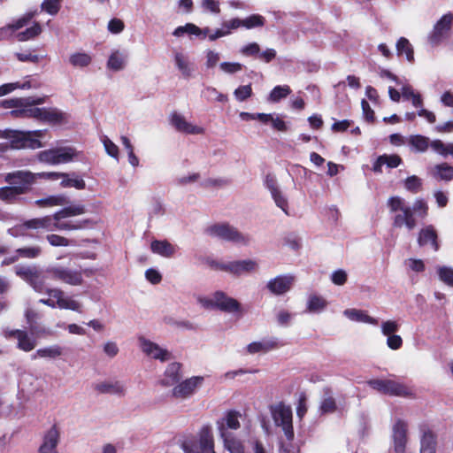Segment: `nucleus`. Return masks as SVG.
<instances>
[{
  "label": "nucleus",
  "mask_w": 453,
  "mask_h": 453,
  "mask_svg": "<svg viewBox=\"0 0 453 453\" xmlns=\"http://www.w3.org/2000/svg\"><path fill=\"white\" fill-rule=\"evenodd\" d=\"M388 206L391 212L395 213L393 226L395 227L405 226L409 231L413 230L417 226L416 218L426 219L428 215V203L423 198H417L410 206L406 201L400 196H391L388 200Z\"/></svg>",
  "instance_id": "1"
},
{
  "label": "nucleus",
  "mask_w": 453,
  "mask_h": 453,
  "mask_svg": "<svg viewBox=\"0 0 453 453\" xmlns=\"http://www.w3.org/2000/svg\"><path fill=\"white\" fill-rule=\"evenodd\" d=\"M270 412L276 426L280 427L288 443L280 441V449L283 453H296L290 442L294 439V429L292 424V409L290 406L279 403L271 405Z\"/></svg>",
  "instance_id": "2"
},
{
  "label": "nucleus",
  "mask_w": 453,
  "mask_h": 453,
  "mask_svg": "<svg viewBox=\"0 0 453 453\" xmlns=\"http://www.w3.org/2000/svg\"><path fill=\"white\" fill-rule=\"evenodd\" d=\"M36 178V173L27 171H17L9 174L7 180L13 186L1 188L0 199L6 202L12 201L17 196L25 193L27 186L34 183Z\"/></svg>",
  "instance_id": "3"
},
{
  "label": "nucleus",
  "mask_w": 453,
  "mask_h": 453,
  "mask_svg": "<svg viewBox=\"0 0 453 453\" xmlns=\"http://www.w3.org/2000/svg\"><path fill=\"white\" fill-rule=\"evenodd\" d=\"M200 303L205 308L216 309L240 317L243 315V309L240 302L220 290L214 292L208 298L201 299Z\"/></svg>",
  "instance_id": "4"
},
{
  "label": "nucleus",
  "mask_w": 453,
  "mask_h": 453,
  "mask_svg": "<svg viewBox=\"0 0 453 453\" xmlns=\"http://www.w3.org/2000/svg\"><path fill=\"white\" fill-rule=\"evenodd\" d=\"M46 130L18 131L7 130L4 137L10 139L14 149H39L42 147L41 139L44 137ZM0 137H3L0 131Z\"/></svg>",
  "instance_id": "5"
},
{
  "label": "nucleus",
  "mask_w": 453,
  "mask_h": 453,
  "mask_svg": "<svg viewBox=\"0 0 453 453\" xmlns=\"http://www.w3.org/2000/svg\"><path fill=\"white\" fill-rule=\"evenodd\" d=\"M207 235L240 245H248L250 238L228 223H217L205 229Z\"/></svg>",
  "instance_id": "6"
},
{
  "label": "nucleus",
  "mask_w": 453,
  "mask_h": 453,
  "mask_svg": "<svg viewBox=\"0 0 453 453\" xmlns=\"http://www.w3.org/2000/svg\"><path fill=\"white\" fill-rule=\"evenodd\" d=\"M453 27V12H449L442 15L434 24L433 30L428 35V42L432 46H437L449 38Z\"/></svg>",
  "instance_id": "7"
},
{
  "label": "nucleus",
  "mask_w": 453,
  "mask_h": 453,
  "mask_svg": "<svg viewBox=\"0 0 453 453\" xmlns=\"http://www.w3.org/2000/svg\"><path fill=\"white\" fill-rule=\"evenodd\" d=\"M369 386L380 393L394 396H409L411 389L403 383L392 380H372Z\"/></svg>",
  "instance_id": "8"
},
{
  "label": "nucleus",
  "mask_w": 453,
  "mask_h": 453,
  "mask_svg": "<svg viewBox=\"0 0 453 453\" xmlns=\"http://www.w3.org/2000/svg\"><path fill=\"white\" fill-rule=\"evenodd\" d=\"M77 156L76 150L72 147H61L46 150L39 153L41 162L58 165L72 161Z\"/></svg>",
  "instance_id": "9"
},
{
  "label": "nucleus",
  "mask_w": 453,
  "mask_h": 453,
  "mask_svg": "<svg viewBox=\"0 0 453 453\" xmlns=\"http://www.w3.org/2000/svg\"><path fill=\"white\" fill-rule=\"evenodd\" d=\"M139 346L142 351L150 358L158 360L161 363L167 362L173 358L172 352L157 343L144 338L139 337Z\"/></svg>",
  "instance_id": "10"
},
{
  "label": "nucleus",
  "mask_w": 453,
  "mask_h": 453,
  "mask_svg": "<svg viewBox=\"0 0 453 453\" xmlns=\"http://www.w3.org/2000/svg\"><path fill=\"white\" fill-rule=\"evenodd\" d=\"M173 58L175 68L183 79L190 80L196 76V64L190 59L188 53L174 50Z\"/></svg>",
  "instance_id": "11"
},
{
  "label": "nucleus",
  "mask_w": 453,
  "mask_h": 453,
  "mask_svg": "<svg viewBox=\"0 0 453 453\" xmlns=\"http://www.w3.org/2000/svg\"><path fill=\"white\" fill-rule=\"evenodd\" d=\"M204 378L202 376H193L181 382H179L173 388V395L179 399H187L192 396L197 389L203 385Z\"/></svg>",
  "instance_id": "12"
},
{
  "label": "nucleus",
  "mask_w": 453,
  "mask_h": 453,
  "mask_svg": "<svg viewBox=\"0 0 453 453\" xmlns=\"http://www.w3.org/2000/svg\"><path fill=\"white\" fill-rule=\"evenodd\" d=\"M47 273L52 279L73 286L81 285L83 280L80 271L61 266L50 267L47 270Z\"/></svg>",
  "instance_id": "13"
},
{
  "label": "nucleus",
  "mask_w": 453,
  "mask_h": 453,
  "mask_svg": "<svg viewBox=\"0 0 453 453\" xmlns=\"http://www.w3.org/2000/svg\"><path fill=\"white\" fill-rule=\"evenodd\" d=\"M39 178H44L48 180H58L62 179L60 185L62 188H75L77 189H84L86 188L85 181L78 177L75 173H59L55 172L49 173H36Z\"/></svg>",
  "instance_id": "14"
},
{
  "label": "nucleus",
  "mask_w": 453,
  "mask_h": 453,
  "mask_svg": "<svg viewBox=\"0 0 453 453\" xmlns=\"http://www.w3.org/2000/svg\"><path fill=\"white\" fill-rule=\"evenodd\" d=\"M59 442L60 430L56 425H53L44 432L38 453H59L58 449Z\"/></svg>",
  "instance_id": "15"
},
{
  "label": "nucleus",
  "mask_w": 453,
  "mask_h": 453,
  "mask_svg": "<svg viewBox=\"0 0 453 453\" xmlns=\"http://www.w3.org/2000/svg\"><path fill=\"white\" fill-rule=\"evenodd\" d=\"M294 283V275L281 274L269 280L266 283V288L274 296H282L291 290Z\"/></svg>",
  "instance_id": "16"
},
{
  "label": "nucleus",
  "mask_w": 453,
  "mask_h": 453,
  "mask_svg": "<svg viewBox=\"0 0 453 453\" xmlns=\"http://www.w3.org/2000/svg\"><path fill=\"white\" fill-rule=\"evenodd\" d=\"M170 123L178 132L185 134H203L205 132L203 127L188 122L183 115L178 112L171 114Z\"/></svg>",
  "instance_id": "17"
},
{
  "label": "nucleus",
  "mask_w": 453,
  "mask_h": 453,
  "mask_svg": "<svg viewBox=\"0 0 453 453\" xmlns=\"http://www.w3.org/2000/svg\"><path fill=\"white\" fill-rule=\"evenodd\" d=\"M36 14L37 11L28 12L12 23L0 27V41L12 38L19 29L27 26Z\"/></svg>",
  "instance_id": "18"
},
{
  "label": "nucleus",
  "mask_w": 453,
  "mask_h": 453,
  "mask_svg": "<svg viewBox=\"0 0 453 453\" xmlns=\"http://www.w3.org/2000/svg\"><path fill=\"white\" fill-rule=\"evenodd\" d=\"M419 453H436L437 436L427 425L419 426Z\"/></svg>",
  "instance_id": "19"
},
{
  "label": "nucleus",
  "mask_w": 453,
  "mask_h": 453,
  "mask_svg": "<svg viewBox=\"0 0 453 453\" xmlns=\"http://www.w3.org/2000/svg\"><path fill=\"white\" fill-rule=\"evenodd\" d=\"M4 334L6 338H15L18 341V348L26 352L31 351L36 345L35 338L23 330H5Z\"/></svg>",
  "instance_id": "20"
},
{
  "label": "nucleus",
  "mask_w": 453,
  "mask_h": 453,
  "mask_svg": "<svg viewBox=\"0 0 453 453\" xmlns=\"http://www.w3.org/2000/svg\"><path fill=\"white\" fill-rule=\"evenodd\" d=\"M95 389L101 394H111L123 396L127 392V385L121 380H109L96 383L95 385Z\"/></svg>",
  "instance_id": "21"
},
{
  "label": "nucleus",
  "mask_w": 453,
  "mask_h": 453,
  "mask_svg": "<svg viewBox=\"0 0 453 453\" xmlns=\"http://www.w3.org/2000/svg\"><path fill=\"white\" fill-rule=\"evenodd\" d=\"M257 267L258 265L257 261L253 259H244L229 262L227 269L229 273L235 276H242L256 271Z\"/></svg>",
  "instance_id": "22"
},
{
  "label": "nucleus",
  "mask_w": 453,
  "mask_h": 453,
  "mask_svg": "<svg viewBox=\"0 0 453 453\" xmlns=\"http://www.w3.org/2000/svg\"><path fill=\"white\" fill-rule=\"evenodd\" d=\"M220 438L223 441L225 449L229 453H248L245 450L243 442L232 433L224 431L222 426L220 427Z\"/></svg>",
  "instance_id": "23"
},
{
  "label": "nucleus",
  "mask_w": 453,
  "mask_h": 453,
  "mask_svg": "<svg viewBox=\"0 0 453 453\" xmlns=\"http://www.w3.org/2000/svg\"><path fill=\"white\" fill-rule=\"evenodd\" d=\"M181 365L178 362L170 363L160 380V384L164 387L177 385L181 379Z\"/></svg>",
  "instance_id": "24"
},
{
  "label": "nucleus",
  "mask_w": 453,
  "mask_h": 453,
  "mask_svg": "<svg viewBox=\"0 0 453 453\" xmlns=\"http://www.w3.org/2000/svg\"><path fill=\"white\" fill-rule=\"evenodd\" d=\"M196 445L200 453H215L213 435L209 426H204L200 430Z\"/></svg>",
  "instance_id": "25"
},
{
  "label": "nucleus",
  "mask_w": 453,
  "mask_h": 453,
  "mask_svg": "<svg viewBox=\"0 0 453 453\" xmlns=\"http://www.w3.org/2000/svg\"><path fill=\"white\" fill-rule=\"evenodd\" d=\"M127 58L128 54L126 50H113L109 56L106 66L113 72L121 71L126 67Z\"/></svg>",
  "instance_id": "26"
},
{
  "label": "nucleus",
  "mask_w": 453,
  "mask_h": 453,
  "mask_svg": "<svg viewBox=\"0 0 453 453\" xmlns=\"http://www.w3.org/2000/svg\"><path fill=\"white\" fill-rule=\"evenodd\" d=\"M58 220V219H57L55 212L53 216H46L27 220V225L32 229H43L48 232H54L57 230Z\"/></svg>",
  "instance_id": "27"
},
{
  "label": "nucleus",
  "mask_w": 453,
  "mask_h": 453,
  "mask_svg": "<svg viewBox=\"0 0 453 453\" xmlns=\"http://www.w3.org/2000/svg\"><path fill=\"white\" fill-rule=\"evenodd\" d=\"M418 243L421 247L430 244L435 251L439 250L437 233L434 226H426L419 231Z\"/></svg>",
  "instance_id": "28"
},
{
  "label": "nucleus",
  "mask_w": 453,
  "mask_h": 453,
  "mask_svg": "<svg viewBox=\"0 0 453 453\" xmlns=\"http://www.w3.org/2000/svg\"><path fill=\"white\" fill-rule=\"evenodd\" d=\"M241 413L235 411H229L226 413L225 417L219 419L216 423L217 429L219 434H220V427L224 429V431H227V429L237 430L240 427V418Z\"/></svg>",
  "instance_id": "29"
},
{
  "label": "nucleus",
  "mask_w": 453,
  "mask_h": 453,
  "mask_svg": "<svg viewBox=\"0 0 453 453\" xmlns=\"http://www.w3.org/2000/svg\"><path fill=\"white\" fill-rule=\"evenodd\" d=\"M150 250L154 254L168 258L175 254L177 247L167 240H154L150 243Z\"/></svg>",
  "instance_id": "30"
},
{
  "label": "nucleus",
  "mask_w": 453,
  "mask_h": 453,
  "mask_svg": "<svg viewBox=\"0 0 453 453\" xmlns=\"http://www.w3.org/2000/svg\"><path fill=\"white\" fill-rule=\"evenodd\" d=\"M278 346L276 338H265L261 341L253 342L247 346L250 354L266 353Z\"/></svg>",
  "instance_id": "31"
},
{
  "label": "nucleus",
  "mask_w": 453,
  "mask_h": 453,
  "mask_svg": "<svg viewBox=\"0 0 453 453\" xmlns=\"http://www.w3.org/2000/svg\"><path fill=\"white\" fill-rule=\"evenodd\" d=\"M402 163V159L398 155H381L373 163L372 170L375 173H382V166L387 165L388 168H395Z\"/></svg>",
  "instance_id": "32"
},
{
  "label": "nucleus",
  "mask_w": 453,
  "mask_h": 453,
  "mask_svg": "<svg viewBox=\"0 0 453 453\" xmlns=\"http://www.w3.org/2000/svg\"><path fill=\"white\" fill-rule=\"evenodd\" d=\"M343 315L355 322H362L373 326H377L379 324V320L377 319L369 316L365 311L362 310L346 309L343 311Z\"/></svg>",
  "instance_id": "33"
},
{
  "label": "nucleus",
  "mask_w": 453,
  "mask_h": 453,
  "mask_svg": "<svg viewBox=\"0 0 453 453\" xmlns=\"http://www.w3.org/2000/svg\"><path fill=\"white\" fill-rule=\"evenodd\" d=\"M68 63L74 68H86L92 63V56L84 51H76L70 54Z\"/></svg>",
  "instance_id": "34"
},
{
  "label": "nucleus",
  "mask_w": 453,
  "mask_h": 453,
  "mask_svg": "<svg viewBox=\"0 0 453 453\" xmlns=\"http://www.w3.org/2000/svg\"><path fill=\"white\" fill-rule=\"evenodd\" d=\"M43 103V97H27L4 100L2 102V105L6 109H11L23 108L25 104H42Z\"/></svg>",
  "instance_id": "35"
},
{
  "label": "nucleus",
  "mask_w": 453,
  "mask_h": 453,
  "mask_svg": "<svg viewBox=\"0 0 453 453\" xmlns=\"http://www.w3.org/2000/svg\"><path fill=\"white\" fill-rule=\"evenodd\" d=\"M35 104H25L19 111H12V113L16 116L34 118L38 120H43L45 108L34 107Z\"/></svg>",
  "instance_id": "36"
},
{
  "label": "nucleus",
  "mask_w": 453,
  "mask_h": 453,
  "mask_svg": "<svg viewBox=\"0 0 453 453\" xmlns=\"http://www.w3.org/2000/svg\"><path fill=\"white\" fill-rule=\"evenodd\" d=\"M431 142L429 138L423 136L421 134H414L411 135L408 138V144L411 149L415 152H425L427 150L429 147H431Z\"/></svg>",
  "instance_id": "37"
},
{
  "label": "nucleus",
  "mask_w": 453,
  "mask_h": 453,
  "mask_svg": "<svg viewBox=\"0 0 453 453\" xmlns=\"http://www.w3.org/2000/svg\"><path fill=\"white\" fill-rule=\"evenodd\" d=\"M327 307L326 300L318 295H311L307 300V311L310 313H321Z\"/></svg>",
  "instance_id": "38"
},
{
  "label": "nucleus",
  "mask_w": 453,
  "mask_h": 453,
  "mask_svg": "<svg viewBox=\"0 0 453 453\" xmlns=\"http://www.w3.org/2000/svg\"><path fill=\"white\" fill-rule=\"evenodd\" d=\"M68 198L64 195L50 196L48 197L38 199L35 203L39 207H53L65 205L68 203Z\"/></svg>",
  "instance_id": "39"
},
{
  "label": "nucleus",
  "mask_w": 453,
  "mask_h": 453,
  "mask_svg": "<svg viewBox=\"0 0 453 453\" xmlns=\"http://www.w3.org/2000/svg\"><path fill=\"white\" fill-rule=\"evenodd\" d=\"M397 54L405 55V58L408 62L412 63L414 61V50L413 47L405 37H401L396 42Z\"/></svg>",
  "instance_id": "40"
},
{
  "label": "nucleus",
  "mask_w": 453,
  "mask_h": 453,
  "mask_svg": "<svg viewBox=\"0 0 453 453\" xmlns=\"http://www.w3.org/2000/svg\"><path fill=\"white\" fill-rule=\"evenodd\" d=\"M86 209L83 204H72L56 212L57 219H62L68 217L78 216L85 213Z\"/></svg>",
  "instance_id": "41"
},
{
  "label": "nucleus",
  "mask_w": 453,
  "mask_h": 453,
  "mask_svg": "<svg viewBox=\"0 0 453 453\" xmlns=\"http://www.w3.org/2000/svg\"><path fill=\"white\" fill-rule=\"evenodd\" d=\"M185 34L189 36H196L201 39L202 28L193 23H187L184 26H180L174 29L173 35L176 37L183 36Z\"/></svg>",
  "instance_id": "42"
},
{
  "label": "nucleus",
  "mask_w": 453,
  "mask_h": 453,
  "mask_svg": "<svg viewBox=\"0 0 453 453\" xmlns=\"http://www.w3.org/2000/svg\"><path fill=\"white\" fill-rule=\"evenodd\" d=\"M433 174L434 178L440 180L449 181L453 179V167L446 163L436 165Z\"/></svg>",
  "instance_id": "43"
},
{
  "label": "nucleus",
  "mask_w": 453,
  "mask_h": 453,
  "mask_svg": "<svg viewBox=\"0 0 453 453\" xmlns=\"http://www.w3.org/2000/svg\"><path fill=\"white\" fill-rule=\"evenodd\" d=\"M66 119V114L56 108H45L43 115L44 122L50 124H59Z\"/></svg>",
  "instance_id": "44"
},
{
  "label": "nucleus",
  "mask_w": 453,
  "mask_h": 453,
  "mask_svg": "<svg viewBox=\"0 0 453 453\" xmlns=\"http://www.w3.org/2000/svg\"><path fill=\"white\" fill-rule=\"evenodd\" d=\"M63 354V348L59 345H51L49 347L42 348L36 350V353L33 357L34 358L39 357H49L57 358Z\"/></svg>",
  "instance_id": "45"
},
{
  "label": "nucleus",
  "mask_w": 453,
  "mask_h": 453,
  "mask_svg": "<svg viewBox=\"0 0 453 453\" xmlns=\"http://www.w3.org/2000/svg\"><path fill=\"white\" fill-rule=\"evenodd\" d=\"M46 276L39 269L35 271V273L27 282L28 283L35 291L38 293H43L46 290L45 288Z\"/></svg>",
  "instance_id": "46"
},
{
  "label": "nucleus",
  "mask_w": 453,
  "mask_h": 453,
  "mask_svg": "<svg viewBox=\"0 0 453 453\" xmlns=\"http://www.w3.org/2000/svg\"><path fill=\"white\" fill-rule=\"evenodd\" d=\"M291 93V88L288 85L276 86L270 92L268 101L271 103H278L281 99L286 98Z\"/></svg>",
  "instance_id": "47"
},
{
  "label": "nucleus",
  "mask_w": 453,
  "mask_h": 453,
  "mask_svg": "<svg viewBox=\"0 0 453 453\" xmlns=\"http://www.w3.org/2000/svg\"><path fill=\"white\" fill-rule=\"evenodd\" d=\"M32 88L30 81L5 83L0 86V96H5L17 88L29 89Z\"/></svg>",
  "instance_id": "48"
},
{
  "label": "nucleus",
  "mask_w": 453,
  "mask_h": 453,
  "mask_svg": "<svg viewBox=\"0 0 453 453\" xmlns=\"http://www.w3.org/2000/svg\"><path fill=\"white\" fill-rule=\"evenodd\" d=\"M436 272L439 280L449 287L453 288V267L448 265H438Z\"/></svg>",
  "instance_id": "49"
},
{
  "label": "nucleus",
  "mask_w": 453,
  "mask_h": 453,
  "mask_svg": "<svg viewBox=\"0 0 453 453\" xmlns=\"http://www.w3.org/2000/svg\"><path fill=\"white\" fill-rule=\"evenodd\" d=\"M42 33V27L38 22H35L34 26L27 28L25 31L16 34V37L19 42H25L34 39Z\"/></svg>",
  "instance_id": "50"
},
{
  "label": "nucleus",
  "mask_w": 453,
  "mask_h": 453,
  "mask_svg": "<svg viewBox=\"0 0 453 453\" xmlns=\"http://www.w3.org/2000/svg\"><path fill=\"white\" fill-rule=\"evenodd\" d=\"M90 223L89 219L78 220V221H67L62 222L61 220H58L57 230H79L87 227V226Z\"/></svg>",
  "instance_id": "51"
},
{
  "label": "nucleus",
  "mask_w": 453,
  "mask_h": 453,
  "mask_svg": "<svg viewBox=\"0 0 453 453\" xmlns=\"http://www.w3.org/2000/svg\"><path fill=\"white\" fill-rule=\"evenodd\" d=\"M100 141L102 142L107 155H109L112 158L119 161V147L107 135H104V134L102 135L100 138Z\"/></svg>",
  "instance_id": "52"
},
{
  "label": "nucleus",
  "mask_w": 453,
  "mask_h": 453,
  "mask_svg": "<svg viewBox=\"0 0 453 453\" xmlns=\"http://www.w3.org/2000/svg\"><path fill=\"white\" fill-rule=\"evenodd\" d=\"M431 148L443 157L450 155L453 157V143H443L441 140H434L431 142Z\"/></svg>",
  "instance_id": "53"
},
{
  "label": "nucleus",
  "mask_w": 453,
  "mask_h": 453,
  "mask_svg": "<svg viewBox=\"0 0 453 453\" xmlns=\"http://www.w3.org/2000/svg\"><path fill=\"white\" fill-rule=\"evenodd\" d=\"M242 27L246 29H252L265 25V18L259 14H252L243 19H241Z\"/></svg>",
  "instance_id": "54"
},
{
  "label": "nucleus",
  "mask_w": 453,
  "mask_h": 453,
  "mask_svg": "<svg viewBox=\"0 0 453 453\" xmlns=\"http://www.w3.org/2000/svg\"><path fill=\"white\" fill-rule=\"evenodd\" d=\"M403 184L406 190L417 194L422 188L423 180L416 175H411L405 179Z\"/></svg>",
  "instance_id": "55"
},
{
  "label": "nucleus",
  "mask_w": 453,
  "mask_h": 453,
  "mask_svg": "<svg viewBox=\"0 0 453 453\" xmlns=\"http://www.w3.org/2000/svg\"><path fill=\"white\" fill-rule=\"evenodd\" d=\"M63 0H43L41 4V10L46 13L55 16L61 8Z\"/></svg>",
  "instance_id": "56"
},
{
  "label": "nucleus",
  "mask_w": 453,
  "mask_h": 453,
  "mask_svg": "<svg viewBox=\"0 0 453 453\" xmlns=\"http://www.w3.org/2000/svg\"><path fill=\"white\" fill-rule=\"evenodd\" d=\"M271 196L273 199L276 206L281 209L286 215H289L288 199L280 191V189L272 193Z\"/></svg>",
  "instance_id": "57"
},
{
  "label": "nucleus",
  "mask_w": 453,
  "mask_h": 453,
  "mask_svg": "<svg viewBox=\"0 0 453 453\" xmlns=\"http://www.w3.org/2000/svg\"><path fill=\"white\" fill-rule=\"evenodd\" d=\"M203 96L209 101H218L220 103H225L227 101V96L222 93H219L215 88L207 87L203 91Z\"/></svg>",
  "instance_id": "58"
},
{
  "label": "nucleus",
  "mask_w": 453,
  "mask_h": 453,
  "mask_svg": "<svg viewBox=\"0 0 453 453\" xmlns=\"http://www.w3.org/2000/svg\"><path fill=\"white\" fill-rule=\"evenodd\" d=\"M400 325L395 320H384L380 324L381 334L384 336H388L398 332Z\"/></svg>",
  "instance_id": "59"
},
{
  "label": "nucleus",
  "mask_w": 453,
  "mask_h": 453,
  "mask_svg": "<svg viewBox=\"0 0 453 453\" xmlns=\"http://www.w3.org/2000/svg\"><path fill=\"white\" fill-rule=\"evenodd\" d=\"M205 62L204 65L207 69L214 68L220 60V53L212 50H207L204 51Z\"/></svg>",
  "instance_id": "60"
},
{
  "label": "nucleus",
  "mask_w": 453,
  "mask_h": 453,
  "mask_svg": "<svg viewBox=\"0 0 453 453\" xmlns=\"http://www.w3.org/2000/svg\"><path fill=\"white\" fill-rule=\"evenodd\" d=\"M38 268L35 266H26V265H16L14 270L15 273L20 277L23 280L27 282L30 278L35 273Z\"/></svg>",
  "instance_id": "61"
},
{
  "label": "nucleus",
  "mask_w": 453,
  "mask_h": 453,
  "mask_svg": "<svg viewBox=\"0 0 453 453\" xmlns=\"http://www.w3.org/2000/svg\"><path fill=\"white\" fill-rule=\"evenodd\" d=\"M16 252L21 257L35 258L40 256L42 250L38 246H34L18 249Z\"/></svg>",
  "instance_id": "62"
},
{
  "label": "nucleus",
  "mask_w": 453,
  "mask_h": 453,
  "mask_svg": "<svg viewBox=\"0 0 453 453\" xmlns=\"http://www.w3.org/2000/svg\"><path fill=\"white\" fill-rule=\"evenodd\" d=\"M60 309L72 310L74 311L81 312V304L72 299L71 297H66L64 296L63 299L59 301V304L58 305Z\"/></svg>",
  "instance_id": "63"
},
{
  "label": "nucleus",
  "mask_w": 453,
  "mask_h": 453,
  "mask_svg": "<svg viewBox=\"0 0 453 453\" xmlns=\"http://www.w3.org/2000/svg\"><path fill=\"white\" fill-rule=\"evenodd\" d=\"M234 95L236 100H238L240 102L245 101L246 99L250 97L252 95L251 85L249 84V85H243V86L238 87L234 90Z\"/></svg>",
  "instance_id": "64"
}]
</instances>
